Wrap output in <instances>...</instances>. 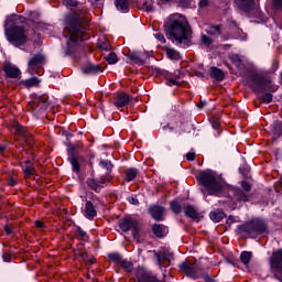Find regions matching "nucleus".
Returning a JSON list of instances; mask_svg holds the SVG:
<instances>
[{"label":"nucleus","mask_w":282,"mask_h":282,"mask_svg":"<svg viewBox=\"0 0 282 282\" xmlns=\"http://www.w3.org/2000/svg\"><path fill=\"white\" fill-rule=\"evenodd\" d=\"M165 36L172 43H178L183 47H191L193 45V29L188 24L185 15L180 13L170 15L163 24Z\"/></svg>","instance_id":"1"},{"label":"nucleus","mask_w":282,"mask_h":282,"mask_svg":"<svg viewBox=\"0 0 282 282\" xmlns=\"http://www.w3.org/2000/svg\"><path fill=\"white\" fill-rule=\"evenodd\" d=\"M66 26L64 28V36L67 39L64 56H74L80 50V43L86 41L85 28L83 26V18L80 13H70L65 18Z\"/></svg>","instance_id":"2"},{"label":"nucleus","mask_w":282,"mask_h":282,"mask_svg":"<svg viewBox=\"0 0 282 282\" xmlns=\"http://www.w3.org/2000/svg\"><path fill=\"white\" fill-rule=\"evenodd\" d=\"M28 19L23 15H19L12 13L7 15L6 20L3 21V30L4 36L10 45L13 47H23L30 41L28 36V30L24 25H20L19 23H25Z\"/></svg>","instance_id":"3"},{"label":"nucleus","mask_w":282,"mask_h":282,"mask_svg":"<svg viewBox=\"0 0 282 282\" xmlns=\"http://www.w3.org/2000/svg\"><path fill=\"white\" fill-rule=\"evenodd\" d=\"M247 82L249 88L252 89L254 94H262L260 97L261 102L264 105H270L274 98V91L279 89V86L272 84V78L260 75L259 72L254 69L247 70ZM272 91V93H265Z\"/></svg>","instance_id":"4"},{"label":"nucleus","mask_w":282,"mask_h":282,"mask_svg":"<svg viewBox=\"0 0 282 282\" xmlns=\"http://www.w3.org/2000/svg\"><path fill=\"white\" fill-rule=\"evenodd\" d=\"M196 180L199 186L206 188L208 195H220V193H224V185L217 181L213 170H200L196 175Z\"/></svg>","instance_id":"5"},{"label":"nucleus","mask_w":282,"mask_h":282,"mask_svg":"<svg viewBox=\"0 0 282 282\" xmlns=\"http://www.w3.org/2000/svg\"><path fill=\"white\" fill-rule=\"evenodd\" d=\"M237 230L247 235H268V223L262 218H253L245 224L238 225Z\"/></svg>","instance_id":"6"},{"label":"nucleus","mask_w":282,"mask_h":282,"mask_svg":"<svg viewBox=\"0 0 282 282\" xmlns=\"http://www.w3.org/2000/svg\"><path fill=\"white\" fill-rule=\"evenodd\" d=\"M118 228L121 232L131 231L133 239H140V220L133 216L127 214L124 217L120 218L118 221Z\"/></svg>","instance_id":"7"},{"label":"nucleus","mask_w":282,"mask_h":282,"mask_svg":"<svg viewBox=\"0 0 282 282\" xmlns=\"http://www.w3.org/2000/svg\"><path fill=\"white\" fill-rule=\"evenodd\" d=\"M2 72L4 73L6 79L21 80V68L12 64V62L6 61L1 66Z\"/></svg>","instance_id":"8"},{"label":"nucleus","mask_w":282,"mask_h":282,"mask_svg":"<svg viewBox=\"0 0 282 282\" xmlns=\"http://www.w3.org/2000/svg\"><path fill=\"white\" fill-rule=\"evenodd\" d=\"M151 70L154 76H158V77L162 76L163 78H165L167 87H173V85H175L176 87L182 86L180 82L173 78V74L170 73L169 70H165L155 66H152Z\"/></svg>","instance_id":"9"},{"label":"nucleus","mask_w":282,"mask_h":282,"mask_svg":"<svg viewBox=\"0 0 282 282\" xmlns=\"http://www.w3.org/2000/svg\"><path fill=\"white\" fill-rule=\"evenodd\" d=\"M45 61H46L45 55L41 53L34 54L28 62L29 74H34L36 69H40V67H43V65H45Z\"/></svg>","instance_id":"10"},{"label":"nucleus","mask_w":282,"mask_h":282,"mask_svg":"<svg viewBox=\"0 0 282 282\" xmlns=\"http://www.w3.org/2000/svg\"><path fill=\"white\" fill-rule=\"evenodd\" d=\"M270 268L273 272H282V248L272 252L269 259Z\"/></svg>","instance_id":"11"},{"label":"nucleus","mask_w":282,"mask_h":282,"mask_svg":"<svg viewBox=\"0 0 282 282\" xmlns=\"http://www.w3.org/2000/svg\"><path fill=\"white\" fill-rule=\"evenodd\" d=\"M129 102H133V97L127 93H116L113 96L112 105L117 107V109H122V107H127Z\"/></svg>","instance_id":"12"},{"label":"nucleus","mask_w":282,"mask_h":282,"mask_svg":"<svg viewBox=\"0 0 282 282\" xmlns=\"http://www.w3.org/2000/svg\"><path fill=\"white\" fill-rule=\"evenodd\" d=\"M178 268L189 279H193L194 281H197V279H199V274L197 273V268L195 267V263L184 261L178 264Z\"/></svg>","instance_id":"13"},{"label":"nucleus","mask_w":282,"mask_h":282,"mask_svg":"<svg viewBox=\"0 0 282 282\" xmlns=\"http://www.w3.org/2000/svg\"><path fill=\"white\" fill-rule=\"evenodd\" d=\"M154 254V258L156 259L158 265H164V263H167V265H171V257H173V253H171L166 249H160V250H153L151 251Z\"/></svg>","instance_id":"14"},{"label":"nucleus","mask_w":282,"mask_h":282,"mask_svg":"<svg viewBox=\"0 0 282 282\" xmlns=\"http://www.w3.org/2000/svg\"><path fill=\"white\" fill-rule=\"evenodd\" d=\"M152 234L154 235L155 239H166L169 236V226L164 224H154L152 225Z\"/></svg>","instance_id":"15"},{"label":"nucleus","mask_w":282,"mask_h":282,"mask_svg":"<svg viewBox=\"0 0 282 282\" xmlns=\"http://www.w3.org/2000/svg\"><path fill=\"white\" fill-rule=\"evenodd\" d=\"M148 213L154 221H164V207L160 205H151L148 208Z\"/></svg>","instance_id":"16"},{"label":"nucleus","mask_w":282,"mask_h":282,"mask_svg":"<svg viewBox=\"0 0 282 282\" xmlns=\"http://www.w3.org/2000/svg\"><path fill=\"white\" fill-rule=\"evenodd\" d=\"M234 3L237 6L240 12L245 14H250L254 10V0H234Z\"/></svg>","instance_id":"17"},{"label":"nucleus","mask_w":282,"mask_h":282,"mask_svg":"<svg viewBox=\"0 0 282 282\" xmlns=\"http://www.w3.org/2000/svg\"><path fill=\"white\" fill-rule=\"evenodd\" d=\"M80 160L82 155L74 154V151L67 152V161L72 165L73 173H80Z\"/></svg>","instance_id":"18"},{"label":"nucleus","mask_w":282,"mask_h":282,"mask_svg":"<svg viewBox=\"0 0 282 282\" xmlns=\"http://www.w3.org/2000/svg\"><path fill=\"white\" fill-rule=\"evenodd\" d=\"M271 142L274 144L279 138H282V121L275 120L270 126Z\"/></svg>","instance_id":"19"},{"label":"nucleus","mask_w":282,"mask_h":282,"mask_svg":"<svg viewBox=\"0 0 282 282\" xmlns=\"http://www.w3.org/2000/svg\"><path fill=\"white\" fill-rule=\"evenodd\" d=\"M84 217L93 221L95 217H98V212L96 210V205L91 200H86L84 207Z\"/></svg>","instance_id":"20"},{"label":"nucleus","mask_w":282,"mask_h":282,"mask_svg":"<svg viewBox=\"0 0 282 282\" xmlns=\"http://www.w3.org/2000/svg\"><path fill=\"white\" fill-rule=\"evenodd\" d=\"M208 78H213L216 83L226 80V74L217 66H212L208 70Z\"/></svg>","instance_id":"21"},{"label":"nucleus","mask_w":282,"mask_h":282,"mask_svg":"<svg viewBox=\"0 0 282 282\" xmlns=\"http://www.w3.org/2000/svg\"><path fill=\"white\" fill-rule=\"evenodd\" d=\"M184 214L185 217H188L189 219H193V221H202V214H199V212H197V209L195 208V206L188 204L184 207Z\"/></svg>","instance_id":"22"},{"label":"nucleus","mask_w":282,"mask_h":282,"mask_svg":"<svg viewBox=\"0 0 282 282\" xmlns=\"http://www.w3.org/2000/svg\"><path fill=\"white\" fill-rule=\"evenodd\" d=\"M24 173V180H32L36 175V167L34 165H23V161L18 163Z\"/></svg>","instance_id":"23"},{"label":"nucleus","mask_w":282,"mask_h":282,"mask_svg":"<svg viewBox=\"0 0 282 282\" xmlns=\"http://www.w3.org/2000/svg\"><path fill=\"white\" fill-rule=\"evenodd\" d=\"M101 67L100 65H95L94 63L89 62L84 68L83 74L85 76H98L100 74Z\"/></svg>","instance_id":"24"},{"label":"nucleus","mask_w":282,"mask_h":282,"mask_svg":"<svg viewBox=\"0 0 282 282\" xmlns=\"http://www.w3.org/2000/svg\"><path fill=\"white\" fill-rule=\"evenodd\" d=\"M232 193L236 202H243L245 204L246 202H250V196L246 194V192H243V189H241L240 187H235L232 189Z\"/></svg>","instance_id":"25"},{"label":"nucleus","mask_w":282,"mask_h":282,"mask_svg":"<svg viewBox=\"0 0 282 282\" xmlns=\"http://www.w3.org/2000/svg\"><path fill=\"white\" fill-rule=\"evenodd\" d=\"M39 85H41V80L36 76L19 82V87L24 86L26 87V89H32V87H39Z\"/></svg>","instance_id":"26"},{"label":"nucleus","mask_w":282,"mask_h":282,"mask_svg":"<svg viewBox=\"0 0 282 282\" xmlns=\"http://www.w3.org/2000/svg\"><path fill=\"white\" fill-rule=\"evenodd\" d=\"M34 104L40 107L41 111H45L50 107V97L47 95H40L35 98Z\"/></svg>","instance_id":"27"},{"label":"nucleus","mask_w":282,"mask_h":282,"mask_svg":"<svg viewBox=\"0 0 282 282\" xmlns=\"http://www.w3.org/2000/svg\"><path fill=\"white\" fill-rule=\"evenodd\" d=\"M130 1L129 0H115V7L119 12L127 14L130 10Z\"/></svg>","instance_id":"28"},{"label":"nucleus","mask_w":282,"mask_h":282,"mask_svg":"<svg viewBox=\"0 0 282 282\" xmlns=\"http://www.w3.org/2000/svg\"><path fill=\"white\" fill-rule=\"evenodd\" d=\"M226 213L221 209H217L216 212H210L209 213V219L214 221L215 224H219L223 219H226Z\"/></svg>","instance_id":"29"},{"label":"nucleus","mask_w":282,"mask_h":282,"mask_svg":"<svg viewBox=\"0 0 282 282\" xmlns=\"http://www.w3.org/2000/svg\"><path fill=\"white\" fill-rule=\"evenodd\" d=\"M62 135L64 138H66V140L64 141V147H67V153H70V151H74V147H72V138H74V133L64 130L62 131Z\"/></svg>","instance_id":"30"},{"label":"nucleus","mask_w":282,"mask_h":282,"mask_svg":"<svg viewBox=\"0 0 282 282\" xmlns=\"http://www.w3.org/2000/svg\"><path fill=\"white\" fill-rule=\"evenodd\" d=\"M138 173H139V171L135 167L126 169L123 181L133 182L134 178L138 177Z\"/></svg>","instance_id":"31"},{"label":"nucleus","mask_w":282,"mask_h":282,"mask_svg":"<svg viewBox=\"0 0 282 282\" xmlns=\"http://www.w3.org/2000/svg\"><path fill=\"white\" fill-rule=\"evenodd\" d=\"M127 58L130 61L132 65H139L142 66L144 63H147L144 59H142L140 56H138V53L130 52L127 54Z\"/></svg>","instance_id":"32"},{"label":"nucleus","mask_w":282,"mask_h":282,"mask_svg":"<svg viewBox=\"0 0 282 282\" xmlns=\"http://www.w3.org/2000/svg\"><path fill=\"white\" fill-rule=\"evenodd\" d=\"M75 237L78 241H85L86 243H88V241H89V236L87 235V231L82 229L80 226L76 227Z\"/></svg>","instance_id":"33"},{"label":"nucleus","mask_w":282,"mask_h":282,"mask_svg":"<svg viewBox=\"0 0 282 282\" xmlns=\"http://www.w3.org/2000/svg\"><path fill=\"white\" fill-rule=\"evenodd\" d=\"M166 56L170 61H182V55L175 48L165 47Z\"/></svg>","instance_id":"34"},{"label":"nucleus","mask_w":282,"mask_h":282,"mask_svg":"<svg viewBox=\"0 0 282 282\" xmlns=\"http://www.w3.org/2000/svg\"><path fill=\"white\" fill-rule=\"evenodd\" d=\"M154 3V0H143L141 4V10H144V12H147L148 14H150V12H155Z\"/></svg>","instance_id":"35"},{"label":"nucleus","mask_w":282,"mask_h":282,"mask_svg":"<svg viewBox=\"0 0 282 282\" xmlns=\"http://www.w3.org/2000/svg\"><path fill=\"white\" fill-rule=\"evenodd\" d=\"M229 23L232 28H235V32H237V34H242L240 36V41H248V34L243 33V30L239 28V23H237V20H230Z\"/></svg>","instance_id":"36"},{"label":"nucleus","mask_w":282,"mask_h":282,"mask_svg":"<svg viewBox=\"0 0 282 282\" xmlns=\"http://www.w3.org/2000/svg\"><path fill=\"white\" fill-rule=\"evenodd\" d=\"M86 184L90 188V191H95V193H100L101 187H100V183H98V180L87 178Z\"/></svg>","instance_id":"37"},{"label":"nucleus","mask_w":282,"mask_h":282,"mask_svg":"<svg viewBox=\"0 0 282 282\" xmlns=\"http://www.w3.org/2000/svg\"><path fill=\"white\" fill-rule=\"evenodd\" d=\"M206 32H207V34H209V36H219V35H221V25L213 24V25L208 26Z\"/></svg>","instance_id":"38"},{"label":"nucleus","mask_w":282,"mask_h":282,"mask_svg":"<svg viewBox=\"0 0 282 282\" xmlns=\"http://www.w3.org/2000/svg\"><path fill=\"white\" fill-rule=\"evenodd\" d=\"M24 143L26 144V147H29V151H33L34 150V144H36V141L34 140V134L32 133H26L23 137Z\"/></svg>","instance_id":"39"},{"label":"nucleus","mask_w":282,"mask_h":282,"mask_svg":"<svg viewBox=\"0 0 282 282\" xmlns=\"http://www.w3.org/2000/svg\"><path fill=\"white\" fill-rule=\"evenodd\" d=\"M170 210L174 213V215L182 214V204H180V200L174 199L170 203Z\"/></svg>","instance_id":"40"},{"label":"nucleus","mask_w":282,"mask_h":282,"mask_svg":"<svg viewBox=\"0 0 282 282\" xmlns=\"http://www.w3.org/2000/svg\"><path fill=\"white\" fill-rule=\"evenodd\" d=\"M97 47L101 51V52H110L111 51V44L109 43V41L107 40H98L97 43Z\"/></svg>","instance_id":"41"},{"label":"nucleus","mask_w":282,"mask_h":282,"mask_svg":"<svg viewBox=\"0 0 282 282\" xmlns=\"http://www.w3.org/2000/svg\"><path fill=\"white\" fill-rule=\"evenodd\" d=\"M210 124H212L213 129L216 131L215 137L219 138V135H221V133H223L221 122H219V120H217V119H210Z\"/></svg>","instance_id":"42"},{"label":"nucleus","mask_w":282,"mask_h":282,"mask_svg":"<svg viewBox=\"0 0 282 282\" xmlns=\"http://www.w3.org/2000/svg\"><path fill=\"white\" fill-rule=\"evenodd\" d=\"M240 261L243 265H248L252 261V251H242L240 253Z\"/></svg>","instance_id":"43"},{"label":"nucleus","mask_w":282,"mask_h":282,"mask_svg":"<svg viewBox=\"0 0 282 282\" xmlns=\"http://www.w3.org/2000/svg\"><path fill=\"white\" fill-rule=\"evenodd\" d=\"M13 129L15 131V135H20V138H23L28 133L25 128L19 122L13 124Z\"/></svg>","instance_id":"44"},{"label":"nucleus","mask_w":282,"mask_h":282,"mask_svg":"<svg viewBox=\"0 0 282 282\" xmlns=\"http://www.w3.org/2000/svg\"><path fill=\"white\" fill-rule=\"evenodd\" d=\"M106 62L108 63V65H116V63H118V55L116 54V52H110L106 57H105Z\"/></svg>","instance_id":"45"},{"label":"nucleus","mask_w":282,"mask_h":282,"mask_svg":"<svg viewBox=\"0 0 282 282\" xmlns=\"http://www.w3.org/2000/svg\"><path fill=\"white\" fill-rule=\"evenodd\" d=\"M108 259L109 261H112V263H121L122 261V256L118 252H110L108 253Z\"/></svg>","instance_id":"46"},{"label":"nucleus","mask_w":282,"mask_h":282,"mask_svg":"<svg viewBox=\"0 0 282 282\" xmlns=\"http://www.w3.org/2000/svg\"><path fill=\"white\" fill-rule=\"evenodd\" d=\"M62 3L67 9H69V8H78V6H80V1H78V0H62Z\"/></svg>","instance_id":"47"},{"label":"nucleus","mask_w":282,"mask_h":282,"mask_svg":"<svg viewBox=\"0 0 282 282\" xmlns=\"http://www.w3.org/2000/svg\"><path fill=\"white\" fill-rule=\"evenodd\" d=\"M120 265L126 272H132L133 270V262L131 261L121 260Z\"/></svg>","instance_id":"48"},{"label":"nucleus","mask_w":282,"mask_h":282,"mask_svg":"<svg viewBox=\"0 0 282 282\" xmlns=\"http://www.w3.org/2000/svg\"><path fill=\"white\" fill-rule=\"evenodd\" d=\"M99 166H101V169H106V171L111 172V169H113V163H111V161H100Z\"/></svg>","instance_id":"49"},{"label":"nucleus","mask_w":282,"mask_h":282,"mask_svg":"<svg viewBox=\"0 0 282 282\" xmlns=\"http://www.w3.org/2000/svg\"><path fill=\"white\" fill-rule=\"evenodd\" d=\"M127 199H128L129 204H131L132 206H140V200L138 199V195L132 194Z\"/></svg>","instance_id":"50"},{"label":"nucleus","mask_w":282,"mask_h":282,"mask_svg":"<svg viewBox=\"0 0 282 282\" xmlns=\"http://www.w3.org/2000/svg\"><path fill=\"white\" fill-rule=\"evenodd\" d=\"M181 8H193V0H178Z\"/></svg>","instance_id":"51"},{"label":"nucleus","mask_w":282,"mask_h":282,"mask_svg":"<svg viewBox=\"0 0 282 282\" xmlns=\"http://www.w3.org/2000/svg\"><path fill=\"white\" fill-rule=\"evenodd\" d=\"M202 43L203 45H206V47H210V44L213 43V40L210 39V36L203 34L202 35Z\"/></svg>","instance_id":"52"},{"label":"nucleus","mask_w":282,"mask_h":282,"mask_svg":"<svg viewBox=\"0 0 282 282\" xmlns=\"http://www.w3.org/2000/svg\"><path fill=\"white\" fill-rule=\"evenodd\" d=\"M241 188L246 191V193H250V191H252V184L248 181H242Z\"/></svg>","instance_id":"53"},{"label":"nucleus","mask_w":282,"mask_h":282,"mask_svg":"<svg viewBox=\"0 0 282 282\" xmlns=\"http://www.w3.org/2000/svg\"><path fill=\"white\" fill-rule=\"evenodd\" d=\"M230 61L232 65H236V67H239V65H241V57H239L237 54L232 55Z\"/></svg>","instance_id":"54"},{"label":"nucleus","mask_w":282,"mask_h":282,"mask_svg":"<svg viewBox=\"0 0 282 282\" xmlns=\"http://www.w3.org/2000/svg\"><path fill=\"white\" fill-rule=\"evenodd\" d=\"M199 279H203L205 282H217V280L213 279L208 273H203L199 275Z\"/></svg>","instance_id":"55"},{"label":"nucleus","mask_w":282,"mask_h":282,"mask_svg":"<svg viewBox=\"0 0 282 282\" xmlns=\"http://www.w3.org/2000/svg\"><path fill=\"white\" fill-rule=\"evenodd\" d=\"M72 147H73V149H74V151H73L74 155H80V154L78 153V151H80V150L83 149V144H80V143H75V144H73V143H72Z\"/></svg>","instance_id":"56"},{"label":"nucleus","mask_w":282,"mask_h":282,"mask_svg":"<svg viewBox=\"0 0 282 282\" xmlns=\"http://www.w3.org/2000/svg\"><path fill=\"white\" fill-rule=\"evenodd\" d=\"M272 7L275 10H282V0H272Z\"/></svg>","instance_id":"57"},{"label":"nucleus","mask_w":282,"mask_h":282,"mask_svg":"<svg viewBox=\"0 0 282 282\" xmlns=\"http://www.w3.org/2000/svg\"><path fill=\"white\" fill-rule=\"evenodd\" d=\"M8 149V142H6V140L2 141V143H0V155L3 158V153L6 152V150Z\"/></svg>","instance_id":"58"},{"label":"nucleus","mask_w":282,"mask_h":282,"mask_svg":"<svg viewBox=\"0 0 282 282\" xmlns=\"http://www.w3.org/2000/svg\"><path fill=\"white\" fill-rule=\"evenodd\" d=\"M2 259H3L4 263H10L12 261V254H10L8 252H3Z\"/></svg>","instance_id":"59"},{"label":"nucleus","mask_w":282,"mask_h":282,"mask_svg":"<svg viewBox=\"0 0 282 282\" xmlns=\"http://www.w3.org/2000/svg\"><path fill=\"white\" fill-rule=\"evenodd\" d=\"M154 36H155L156 41H160V43H163V44L166 43V37H164V34L155 33Z\"/></svg>","instance_id":"60"},{"label":"nucleus","mask_w":282,"mask_h":282,"mask_svg":"<svg viewBox=\"0 0 282 282\" xmlns=\"http://www.w3.org/2000/svg\"><path fill=\"white\" fill-rule=\"evenodd\" d=\"M78 257H80L83 261H87L89 259V253L87 251H79Z\"/></svg>","instance_id":"61"},{"label":"nucleus","mask_w":282,"mask_h":282,"mask_svg":"<svg viewBox=\"0 0 282 282\" xmlns=\"http://www.w3.org/2000/svg\"><path fill=\"white\" fill-rule=\"evenodd\" d=\"M15 184H19V182L14 178V176H10L8 180V186L12 188Z\"/></svg>","instance_id":"62"},{"label":"nucleus","mask_w":282,"mask_h":282,"mask_svg":"<svg viewBox=\"0 0 282 282\" xmlns=\"http://www.w3.org/2000/svg\"><path fill=\"white\" fill-rule=\"evenodd\" d=\"M23 151H25V148L21 145V150L19 151V154L15 155V160H19V162H22L23 160Z\"/></svg>","instance_id":"63"},{"label":"nucleus","mask_w":282,"mask_h":282,"mask_svg":"<svg viewBox=\"0 0 282 282\" xmlns=\"http://www.w3.org/2000/svg\"><path fill=\"white\" fill-rule=\"evenodd\" d=\"M276 69H279V61L273 59L271 72H276Z\"/></svg>","instance_id":"64"}]
</instances>
